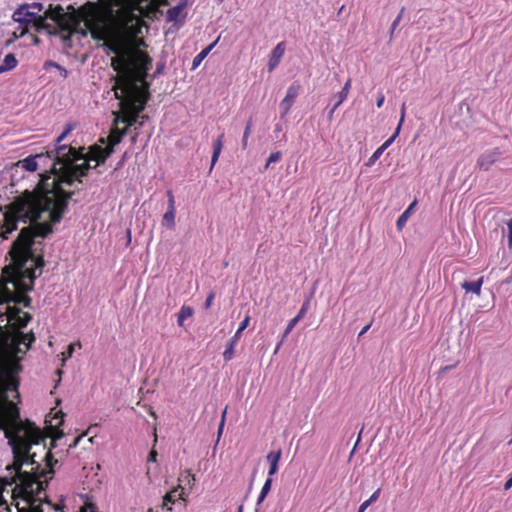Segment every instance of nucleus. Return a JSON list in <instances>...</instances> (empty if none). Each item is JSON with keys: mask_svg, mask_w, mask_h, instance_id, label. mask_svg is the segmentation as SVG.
<instances>
[{"mask_svg": "<svg viewBox=\"0 0 512 512\" xmlns=\"http://www.w3.org/2000/svg\"><path fill=\"white\" fill-rule=\"evenodd\" d=\"M141 83L142 89V99H138L139 102H135V105H129L127 93H125L122 89L116 88L113 89L114 95L116 99H119V106L121 109V116L117 115L115 118V124L124 123L126 124L127 130L135 126V129H139L144 125V122L148 120L147 115H140L150 98L149 94V83L145 80Z\"/></svg>", "mask_w": 512, "mask_h": 512, "instance_id": "0eeeda50", "label": "nucleus"}, {"mask_svg": "<svg viewBox=\"0 0 512 512\" xmlns=\"http://www.w3.org/2000/svg\"><path fill=\"white\" fill-rule=\"evenodd\" d=\"M88 6L91 7V11L89 13V19L85 21V26L91 32L92 38L95 40H103L104 33L100 30L97 20V5L96 3L88 2Z\"/></svg>", "mask_w": 512, "mask_h": 512, "instance_id": "9b49d317", "label": "nucleus"}, {"mask_svg": "<svg viewBox=\"0 0 512 512\" xmlns=\"http://www.w3.org/2000/svg\"><path fill=\"white\" fill-rule=\"evenodd\" d=\"M26 31H27V30H23V31L20 33L19 37H22V36L26 33Z\"/></svg>", "mask_w": 512, "mask_h": 512, "instance_id": "e2e57ef3", "label": "nucleus"}, {"mask_svg": "<svg viewBox=\"0 0 512 512\" xmlns=\"http://www.w3.org/2000/svg\"><path fill=\"white\" fill-rule=\"evenodd\" d=\"M299 321H300V320H298L296 317L292 318V319L289 321V323H288V325H287L286 329L284 330L283 337H282L283 339H284V338H286V337L290 334V332L293 330V328L296 326V324H297Z\"/></svg>", "mask_w": 512, "mask_h": 512, "instance_id": "72a5a7b5", "label": "nucleus"}, {"mask_svg": "<svg viewBox=\"0 0 512 512\" xmlns=\"http://www.w3.org/2000/svg\"><path fill=\"white\" fill-rule=\"evenodd\" d=\"M282 157V153L280 151L272 152L266 162L265 168H268L271 163L278 162Z\"/></svg>", "mask_w": 512, "mask_h": 512, "instance_id": "2f4dec72", "label": "nucleus"}, {"mask_svg": "<svg viewBox=\"0 0 512 512\" xmlns=\"http://www.w3.org/2000/svg\"><path fill=\"white\" fill-rule=\"evenodd\" d=\"M507 226H508V230H509V232H511V231H512V219H510V220L508 221Z\"/></svg>", "mask_w": 512, "mask_h": 512, "instance_id": "bf43d9fd", "label": "nucleus"}, {"mask_svg": "<svg viewBox=\"0 0 512 512\" xmlns=\"http://www.w3.org/2000/svg\"><path fill=\"white\" fill-rule=\"evenodd\" d=\"M281 454H282V452L280 449L277 451H271L270 453H268L267 461L270 464L269 471H268L269 477L273 476L278 471V463L281 458Z\"/></svg>", "mask_w": 512, "mask_h": 512, "instance_id": "a211bd4d", "label": "nucleus"}, {"mask_svg": "<svg viewBox=\"0 0 512 512\" xmlns=\"http://www.w3.org/2000/svg\"><path fill=\"white\" fill-rule=\"evenodd\" d=\"M272 482H273V480L271 477H268L266 479V481L261 489V492H260V493H262V495H267L269 493V491L271 490Z\"/></svg>", "mask_w": 512, "mask_h": 512, "instance_id": "c9c22d12", "label": "nucleus"}, {"mask_svg": "<svg viewBox=\"0 0 512 512\" xmlns=\"http://www.w3.org/2000/svg\"><path fill=\"white\" fill-rule=\"evenodd\" d=\"M351 88V79H348L346 83L344 84L342 90L336 95L337 101L334 104V109H337L342 102L347 98L349 91Z\"/></svg>", "mask_w": 512, "mask_h": 512, "instance_id": "393cba45", "label": "nucleus"}, {"mask_svg": "<svg viewBox=\"0 0 512 512\" xmlns=\"http://www.w3.org/2000/svg\"><path fill=\"white\" fill-rule=\"evenodd\" d=\"M75 344H70L67 347V351L62 353L63 361H66L67 359L71 358L74 352Z\"/></svg>", "mask_w": 512, "mask_h": 512, "instance_id": "4c0bfd02", "label": "nucleus"}, {"mask_svg": "<svg viewBox=\"0 0 512 512\" xmlns=\"http://www.w3.org/2000/svg\"><path fill=\"white\" fill-rule=\"evenodd\" d=\"M83 437V435H80L78 437H76L74 440H73V443L70 444L69 448H73V447H76L78 445V443L80 442L81 438Z\"/></svg>", "mask_w": 512, "mask_h": 512, "instance_id": "09e8293b", "label": "nucleus"}, {"mask_svg": "<svg viewBox=\"0 0 512 512\" xmlns=\"http://www.w3.org/2000/svg\"><path fill=\"white\" fill-rule=\"evenodd\" d=\"M117 125L118 124L114 123V127L112 128L111 133L108 136V143L113 148L114 146L118 145L128 133L127 127L119 129Z\"/></svg>", "mask_w": 512, "mask_h": 512, "instance_id": "f3484780", "label": "nucleus"}, {"mask_svg": "<svg viewBox=\"0 0 512 512\" xmlns=\"http://www.w3.org/2000/svg\"><path fill=\"white\" fill-rule=\"evenodd\" d=\"M82 35H83V36H86V35H87V32H86V31H83V32H82Z\"/></svg>", "mask_w": 512, "mask_h": 512, "instance_id": "774afa93", "label": "nucleus"}, {"mask_svg": "<svg viewBox=\"0 0 512 512\" xmlns=\"http://www.w3.org/2000/svg\"><path fill=\"white\" fill-rule=\"evenodd\" d=\"M194 313V310L193 308H191L190 306H182L180 311L178 312V315H177V323L180 327H182L184 325V321L187 319V318H190L192 317Z\"/></svg>", "mask_w": 512, "mask_h": 512, "instance_id": "b1692460", "label": "nucleus"}, {"mask_svg": "<svg viewBox=\"0 0 512 512\" xmlns=\"http://www.w3.org/2000/svg\"><path fill=\"white\" fill-rule=\"evenodd\" d=\"M512 487V476L505 482L504 489L508 490Z\"/></svg>", "mask_w": 512, "mask_h": 512, "instance_id": "8fccbe9b", "label": "nucleus"}, {"mask_svg": "<svg viewBox=\"0 0 512 512\" xmlns=\"http://www.w3.org/2000/svg\"><path fill=\"white\" fill-rule=\"evenodd\" d=\"M0 430L4 431L14 458L13 463L7 465L6 469L15 474L11 477L0 476V489L4 490L17 481L21 482V473H32V467L40 464L35 460L36 453L31 454L30 449L32 445L40 443L46 449L45 441L48 436L35 423L28 419L23 421L16 404L5 398H0ZM18 486L21 487V484Z\"/></svg>", "mask_w": 512, "mask_h": 512, "instance_id": "20e7f679", "label": "nucleus"}, {"mask_svg": "<svg viewBox=\"0 0 512 512\" xmlns=\"http://www.w3.org/2000/svg\"><path fill=\"white\" fill-rule=\"evenodd\" d=\"M52 65H54V66H56L57 68L61 69L60 65H58V64H54V63H53Z\"/></svg>", "mask_w": 512, "mask_h": 512, "instance_id": "69168bd1", "label": "nucleus"}, {"mask_svg": "<svg viewBox=\"0 0 512 512\" xmlns=\"http://www.w3.org/2000/svg\"><path fill=\"white\" fill-rule=\"evenodd\" d=\"M217 43V40L215 42H213L212 44H210L208 47H206L205 49H209V52L213 49V47L216 45Z\"/></svg>", "mask_w": 512, "mask_h": 512, "instance_id": "13d9d810", "label": "nucleus"}, {"mask_svg": "<svg viewBox=\"0 0 512 512\" xmlns=\"http://www.w3.org/2000/svg\"><path fill=\"white\" fill-rule=\"evenodd\" d=\"M370 327H371V323L366 325V326H364L362 328V330L359 332L358 337L359 338L362 337L369 330Z\"/></svg>", "mask_w": 512, "mask_h": 512, "instance_id": "de8ad7c7", "label": "nucleus"}, {"mask_svg": "<svg viewBox=\"0 0 512 512\" xmlns=\"http://www.w3.org/2000/svg\"><path fill=\"white\" fill-rule=\"evenodd\" d=\"M105 2L106 12L111 16H116L122 19H129L134 17L133 12L130 9H118L115 10V7H121L123 5L124 0H103Z\"/></svg>", "mask_w": 512, "mask_h": 512, "instance_id": "4468645a", "label": "nucleus"}, {"mask_svg": "<svg viewBox=\"0 0 512 512\" xmlns=\"http://www.w3.org/2000/svg\"><path fill=\"white\" fill-rule=\"evenodd\" d=\"M282 131V126L281 124H276L275 125V129H274V132L275 133H280Z\"/></svg>", "mask_w": 512, "mask_h": 512, "instance_id": "603ef678", "label": "nucleus"}, {"mask_svg": "<svg viewBox=\"0 0 512 512\" xmlns=\"http://www.w3.org/2000/svg\"><path fill=\"white\" fill-rule=\"evenodd\" d=\"M185 7H186V3L181 2V3L177 4L176 6L169 8L167 10V20L169 22L177 21L179 15L182 13V11L185 9Z\"/></svg>", "mask_w": 512, "mask_h": 512, "instance_id": "5701e85b", "label": "nucleus"}, {"mask_svg": "<svg viewBox=\"0 0 512 512\" xmlns=\"http://www.w3.org/2000/svg\"><path fill=\"white\" fill-rule=\"evenodd\" d=\"M64 416V413H61V418ZM63 422V420L61 419V421L59 422V424H61Z\"/></svg>", "mask_w": 512, "mask_h": 512, "instance_id": "338daca9", "label": "nucleus"}, {"mask_svg": "<svg viewBox=\"0 0 512 512\" xmlns=\"http://www.w3.org/2000/svg\"><path fill=\"white\" fill-rule=\"evenodd\" d=\"M209 54V49H203L199 54H197L192 62V69H196L201 62L207 57Z\"/></svg>", "mask_w": 512, "mask_h": 512, "instance_id": "cd10ccee", "label": "nucleus"}, {"mask_svg": "<svg viewBox=\"0 0 512 512\" xmlns=\"http://www.w3.org/2000/svg\"><path fill=\"white\" fill-rule=\"evenodd\" d=\"M114 152V148L108 145L107 147L103 148L98 145H93L89 148V151L87 153H83V158L80 160H83V163H88L90 165V161H97V165L104 163L108 157L111 156V154Z\"/></svg>", "mask_w": 512, "mask_h": 512, "instance_id": "1a4fd4ad", "label": "nucleus"}, {"mask_svg": "<svg viewBox=\"0 0 512 512\" xmlns=\"http://www.w3.org/2000/svg\"><path fill=\"white\" fill-rule=\"evenodd\" d=\"M224 143V134L218 136V138L213 142V153L211 157V168L218 161V158L221 154Z\"/></svg>", "mask_w": 512, "mask_h": 512, "instance_id": "aec40b11", "label": "nucleus"}, {"mask_svg": "<svg viewBox=\"0 0 512 512\" xmlns=\"http://www.w3.org/2000/svg\"><path fill=\"white\" fill-rule=\"evenodd\" d=\"M482 283H483V278L481 277L476 281L463 282L462 288L464 290H466V292H472L476 295H480Z\"/></svg>", "mask_w": 512, "mask_h": 512, "instance_id": "4be33fe9", "label": "nucleus"}, {"mask_svg": "<svg viewBox=\"0 0 512 512\" xmlns=\"http://www.w3.org/2000/svg\"><path fill=\"white\" fill-rule=\"evenodd\" d=\"M175 210H168L163 216V221L167 224L168 227L172 228L175 225Z\"/></svg>", "mask_w": 512, "mask_h": 512, "instance_id": "c85d7f7f", "label": "nucleus"}, {"mask_svg": "<svg viewBox=\"0 0 512 512\" xmlns=\"http://www.w3.org/2000/svg\"><path fill=\"white\" fill-rule=\"evenodd\" d=\"M76 122H68L65 124L64 130L56 138L54 148L50 150L49 155L54 157V171L56 178L52 179L50 175H46L40 188L35 192L25 193L16 204L21 211H40L52 209V221L61 222L64 215L68 211V202L75 194L74 191L67 192L63 185L72 186L75 181L82 183L90 169L96 168L97 165L91 166L88 163L78 164L77 162L83 158V150L61 144V142L76 128Z\"/></svg>", "mask_w": 512, "mask_h": 512, "instance_id": "f03ea898", "label": "nucleus"}, {"mask_svg": "<svg viewBox=\"0 0 512 512\" xmlns=\"http://www.w3.org/2000/svg\"><path fill=\"white\" fill-rule=\"evenodd\" d=\"M8 233H10V231H6L5 233H0V241L8 239V235H7Z\"/></svg>", "mask_w": 512, "mask_h": 512, "instance_id": "3c124183", "label": "nucleus"}, {"mask_svg": "<svg viewBox=\"0 0 512 512\" xmlns=\"http://www.w3.org/2000/svg\"><path fill=\"white\" fill-rule=\"evenodd\" d=\"M299 92L300 84L298 82H294L288 87L285 97L280 102L281 119H284L286 115L290 112L293 104L295 103L296 98L299 95Z\"/></svg>", "mask_w": 512, "mask_h": 512, "instance_id": "9d476101", "label": "nucleus"}, {"mask_svg": "<svg viewBox=\"0 0 512 512\" xmlns=\"http://www.w3.org/2000/svg\"><path fill=\"white\" fill-rule=\"evenodd\" d=\"M56 373H57V375L59 376V378H61V375H62V373H63V372H62V370L58 369V370L56 371Z\"/></svg>", "mask_w": 512, "mask_h": 512, "instance_id": "680f3d73", "label": "nucleus"}, {"mask_svg": "<svg viewBox=\"0 0 512 512\" xmlns=\"http://www.w3.org/2000/svg\"><path fill=\"white\" fill-rule=\"evenodd\" d=\"M505 283H506V284H510V283H512V270H511V274H510V276L505 280Z\"/></svg>", "mask_w": 512, "mask_h": 512, "instance_id": "4d7b16f0", "label": "nucleus"}, {"mask_svg": "<svg viewBox=\"0 0 512 512\" xmlns=\"http://www.w3.org/2000/svg\"><path fill=\"white\" fill-rule=\"evenodd\" d=\"M404 116H405V103L402 104V107H401V118H400V122L398 124V127H397L395 133L388 140H386L383 143V146H385L386 148H388L393 143V141L395 140V138L399 134L401 125H402V123L404 121Z\"/></svg>", "mask_w": 512, "mask_h": 512, "instance_id": "a878e982", "label": "nucleus"}, {"mask_svg": "<svg viewBox=\"0 0 512 512\" xmlns=\"http://www.w3.org/2000/svg\"><path fill=\"white\" fill-rule=\"evenodd\" d=\"M266 496L267 495H262V493H260L259 496H258V499H257L256 506H259L264 501ZM255 512H259V508L258 507H256Z\"/></svg>", "mask_w": 512, "mask_h": 512, "instance_id": "49530a36", "label": "nucleus"}, {"mask_svg": "<svg viewBox=\"0 0 512 512\" xmlns=\"http://www.w3.org/2000/svg\"><path fill=\"white\" fill-rule=\"evenodd\" d=\"M384 100H385L384 94L379 92L378 96H377V101H376V105L378 108L382 107V105L384 104Z\"/></svg>", "mask_w": 512, "mask_h": 512, "instance_id": "79ce46f5", "label": "nucleus"}, {"mask_svg": "<svg viewBox=\"0 0 512 512\" xmlns=\"http://www.w3.org/2000/svg\"><path fill=\"white\" fill-rule=\"evenodd\" d=\"M309 307H310V299H307V300H305V301L303 302V304H302V306H301V308H300V310H299L298 314H297L295 317H296L298 320H301V319L305 316V314H306V312L308 311Z\"/></svg>", "mask_w": 512, "mask_h": 512, "instance_id": "473e14b6", "label": "nucleus"}, {"mask_svg": "<svg viewBox=\"0 0 512 512\" xmlns=\"http://www.w3.org/2000/svg\"><path fill=\"white\" fill-rule=\"evenodd\" d=\"M107 54H114L111 58V67L117 73L113 78V89L119 88L127 93L129 105H135L142 99L141 83L148 76L152 68V58L130 41L114 37L103 43Z\"/></svg>", "mask_w": 512, "mask_h": 512, "instance_id": "39448f33", "label": "nucleus"}, {"mask_svg": "<svg viewBox=\"0 0 512 512\" xmlns=\"http://www.w3.org/2000/svg\"><path fill=\"white\" fill-rule=\"evenodd\" d=\"M18 64V61L13 53H8L0 65V74L14 69Z\"/></svg>", "mask_w": 512, "mask_h": 512, "instance_id": "412c9836", "label": "nucleus"}, {"mask_svg": "<svg viewBox=\"0 0 512 512\" xmlns=\"http://www.w3.org/2000/svg\"><path fill=\"white\" fill-rule=\"evenodd\" d=\"M501 156L502 152L499 148L487 150L479 156L476 165L480 170L488 171L490 167L500 159Z\"/></svg>", "mask_w": 512, "mask_h": 512, "instance_id": "f8f14e48", "label": "nucleus"}, {"mask_svg": "<svg viewBox=\"0 0 512 512\" xmlns=\"http://www.w3.org/2000/svg\"><path fill=\"white\" fill-rule=\"evenodd\" d=\"M336 111V109H334V106L330 109L329 111V114H328V117L331 119L333 117V114L334 112Z\"/></svg>", "mask_w": 512, "mask_h": 512, "instance_id": "6e6d98bb", "label": "nucleus"}, {"mask_svg": "<svg viewBox=\"0 0 512 512\" xmlns=\"http://www.w3.org/2000/svg\"><path fill=\"white\" fill-rule=\"evenodd\" d=\"M35 26H36V30L37 31H40L41 29H46L49 27L48 24H46L45 22V16L44 17H39L37 19H35Z\"/></svg>", "mask_w": 512, "mask_h": 512, "instance_id": "f704fd0d", "label": "nucleus"}, {"mask_svg": "<svg viewBox=\"0 0 512 512\" xmlns=\"http://www.w3.org/2000/svg\"><path fill=\"white\" fill-rule=\"evenodd\" d=\"M176 492L177 490L174 489L170 492H168L164 497H163V505H162V508H165L167 507V510H171L172 508L168 505L170 504H173L176 500Z\"/></svg>", "mask_w": 512, "mask_h": 512, "instance_id": "bb28decb", "label": "nucleus"}, {"mask_svg": "<svg viewBox=\"0 0 512 512\" xmlns=\"http://www.w3.org/2000/svg\"><path fill=\"white\" fill-rule=\"evenodd\" d=\"M226 412H227V408L224 409V411L222 413L221 421H220L219 426H218V431H217L218 438L223 433V429H224V425H225Z\"/></svg>", "mask_w": 512, "mask_h": 512, "instance_id": "e433bc0d", "label": "nucleus"}, {"mask_svg": "<svg viewBox=\"0 0 512 512\" xmlns=\"http://www.w3.org/2000/svg\"><path fill=\"white\" fill-rule=\"evenodd\" d=\"M50 150L46 154H37L35 156H28L18 162L22 168L29 172H34L38 169L40 163L46 164L49 160L52 162L49 170L40 174V180L36 187L30 191L25 190L19 196L15 197L11 203V208L14 211L18 220L24 223H30L28 226L21 229L17 239L12 243L8 256L10 257V264L5 266L2 270V279L5 286L1 289L0 299L3 303H13L23 305L26 308L31 307L32 299L27 293L33 290L34 281L42 274L44 267V259L42 255L36 254L35 246L42 245L41 241H36V238H46L53 233V225L60 222L52 221V209L43 211H21L16 202L27 192L37 191L44 177L50 175L52 179L56 178L54 171V157L49 155ZM39 207L38 210H41Z\"/></svg>", "mask_w": 512, "mask_h": 512, "instance_id": "f257e3e1", "label": "nucleus"}, {"mask_svg": "<svg viewBox=\"0 0 512 512\" xmlns=\"http://www.w3.org/2000/svg\"><path fill=\"white\" fill-rule=\"evenodd\" d=\"M5 304V311H0V398L8 402L9 391H15L20 397L18 387L20 380L18 374L22 372L21 360L30 349L36 337L31 331L24 333L23 328L32 320V316L22 311L18 304Z\"/></svg>", "mask_w": 512, "mask_h": 512, "instance_id": "7ed1b4c3", "label": "nucleus"}, {"mask_svg": "<svg viewBox=\"0 0 512 512\" xmlns=\"http://www.w3.org/2000/svg\"><path fill=\"white\" fill-rule=\"evenodd\" d=\"M380 493H381V489L378 488L376 491L373 492V494L369 497V499H367L370 504H373L374 502H376L380 496Z\"/></svg>", "mask_w": 512, "mask_h": 512, "instance_id": "a19ab883", "label": "nucleus"}, {"mask_svg": "<svg viewBox=\"0 0 512 512\" xmlns=\"http://www.w3.org/2000/svg\"><path fill=\"white\" fill-rule=\"evenodd\" d=\"M55 440L52 439L50 447L46 451L44 461L48 469L42 468L41 464H37L32 467V473H21V487L16 486L13 489V498L20 497L27 506H20L19 502L15 503L17 512H44L41 505H37L36 502L40 501L39 494L46 489L49 480L52 479L55 471L54 465L58 463V460L54 458L51 449L55 448Z\"/></svg>", "mask_w": 512, "mask_h": 512, "instance_id": "423d86ee", "label": "nucleus"}, {"mask_svg": "<svg viewBox=\"0 0 512 512\" xmlns=\"http://www.w3.org/2000/svg\"><path fill=\"white\" fill-rule=\"evenodd\" d=\"M238 512H243V506H240V507L238 508Z\"/></svg>", "mask_w": 512, "mask_h": 512, "instance_id": "0e129e2a", "label": "nucleus"}, {"mask_svg": "<svg viewBox=\"0 0 512 512\" xmlns=\"http://www.w3.org/2000/svg\"><path fill=\"white\" fill-rule=\"evenodd\" d=\"M44 6L40 2H34L31 4H23L19 8H17L13 15L12 19L19 23L20 25L27 26L32 23L36 19V11L43 10Z\"/></svg>", "mask_w": 512, "mask_h": 512, "instance_id": "6e6552de", "label": "nucleus"}, {"mask_svg": "<svg viewBox=\"0 0 512 512\" xmlns=\"http://www.w3.org/2000/svg\"><path fill=\"white\" fill-rule=\"evenodd\" d=\"M416 201H413L408 207L407 209L398 217L397 221H396V227L399 231H401L403 229V227L405 226V224L407 223L408 219L410 218L415 206H416Z\"/></svg>", "mask_w": 512, "mask_h": 512, "instance_id": "6ab92c4d", "label": "nucleus"}, {"mask_svg": "<svg viewBox=\"0 0 512 512\" xmlns=\"http://www.w3.org/2000/svg\"><path fill=\"white\" fill-rule=\"evenodd\" d=\"M404 12H405V7H402L400 12H399V14L397 15V17L392 22V25H391V28H390V38L393 37V34H394L396 28L398 27Z\"/></svg>", "mask_w": 512, "mask_h": 512, "instance_id": "7c9ffc66", "label": "nucleus"}, {"mask_svg": "<svg viewBox=\"0 0 512 512\" xmlns=\"http://www.w3.org/2000/svg\"><path fill=\"white\" fill-rule=\"evenodd\" d=\"M387 148L383 146V144L377 149V151H380L381 154L386 150Z\"/></svg>", "mask_w": 512, "mask_h": 512, "instance_id": "052dcab7", "label": "nucleus"}, {"mask_svg": "<svg viewBox=\"0 0 512 512\" xmlns=\"http://www.w3.org/2000/svg\"><path fill=\"white\" fill-rule=\"evenodd\" d=\"M370 505H371V504H370V502H369L368 500L364 501V502L360 505V507H359V509H358V512H364V511H365V510H366Z\"/></svg>", "mask_w": 512, "mask_h": 512, "instance_id": "a18cd8bd", "label": "nucleus"}, {"mask_svg": "<svg viewBox=\"0 0 512 512\" xmlns=\"http://www.w3.org/2000/svg\"><path fill=\"white\" fill-rule=\"evenodd\" d=\"M285 45L283 42L278 43L271 52L270 59L268 62L269 71L275 69V67L280 63L281 58L284 55Z\"/></svg>", "mask_w": 512, "mask_h": 512, "instance_id": "2eb2a0df", "label": "nucleus"}, {"mask_svg": "<svg viewBox=\"0 0 512 512\" xmlns=\"http://www.w3.org/2000/svg\"><path fill=\"white\" fill-rule=\"evenodd\" d=\"M168 198V210H175V200L174 195L171 190L167 191Z\"/></svg>", "mask_w": 512, "mask_h": 512, "instance_id": "58836bf2", "label": "nucleus"}, {"mask_svg": "<svg viewBox=\"0 0 512 512\" xmlns=\"http://www.w3.org/2000/svg\"><path fill=\"white\" fill-rule=\"evenodd\" d=\"M250 321V317L246 316L244 320L241 322L239 328L237 329L234 336L228 341L226 345V349L223 352V359L228 362L234 357L235 347L237 342L242 334V332L246 329Z\"/></svg>", "mask_w": 512, "mask_h": 512, "instance_id": "ddd939ff", "label": "nucleus"}, {"mask_svg": "<svg viewBox=\"0 0 512 512\" xmlns=\"http://www.w3.org/2000/svg\"><path fill=\"white\" fill-rule=\"evenodd\" d=\"M508 245L511 247L512 246V231L509 232V235H508Z\"/></svg>", "mask_w": 512, "mask_h": 512, "instance_id": "864d4df0", "label": "nucleus"}, {"mask_svg": "<svg viewBox=\"0 0 512 512\" xmlns=\"http://www.w3.org/2000/svg\"><path fill=\"white\" fill-rule=\"evenodd\" d=\"M214 297H215L214 293H210L207 296V298L205 300V303H204V306H205L206 309L209 308L212 305Z\"/></svg>", "mask_w": 512, "mask_h": 512, "instance_id": "37998d69", "label": "nucleus"}, {"mask_svg": "<svg viewBox=\"0 0 512 512\" xmlns=\"http://www.w3.org/2000/svg\"><path fill=\"white\" fill-rule=\"evenodd\" d=\"M251 130H252V121L249 120L245 126V130H244V133H243V137H242V147L243 149H246L247 147V143H248V138L251 134Z\"/></svg>", "mask_w": 512, "mask_h": 512, "instance_id": "c756f323", "label": "nucleus"}, {"mask_svg": "<svg viewBox=\"0 0 512 512\" xmlns=\"http://www.w3.org/2000/svg\"><path fill=\"white\" fill-rule=\"evenodd\" d=\"M157 459V452L155 450H152L148 455V462H156Z\"/></svg>", "mask_w": 512, "mask_h": 512, "instance_id": "c03bdc74", "label": "nucleus"}, {"mask_svg": "<svg viewBox=\"0 0 512 512\" xmlns=\"http://www.w3.org/2000/svg\"><path fill=\"white\" fill-rule=\"evenodd\" d=\"M65 13L61 5L53 6L52 4L45 11V18L51 19L58 24H61L65 20Z\"/></svg>", "mask_w": 512, "mask_h": 512, "instance_id": "dca6fc26", "label": "nucleus"}, {"mask_svg": "<svg viewBox=\"0 0 512 512\" xmlns=\"http://www.w3.org/2000/svg\"><path fill=\"white\" fill-rule=\"evenodd\" d=\"M381 155H382V154H381V152L376 150V151L371 155V157L368 159V161H367L366 165H367V166H372V165H373V164H374V163H375V162L380 158V156H381Z\"/></svg>", "mask_w": 512, "mask_h": 512, "instance_id": "ea45409f", "label": "nucleus"}, {"mask_svg": "<svg viewBox=\"0 0 512 512\" xmlns=\"http://www.w3.org/2000/svg\"><path fill=\"white\" fill-rule=\"evenodd\" d=\"M125 157H126V154H124V156L122 157V159L119 161V163L117 164V168L121 167L125 161Z\"/></svg>", "mask_w": 512, "mask_h": 512, "instance_id": "5fc2aeb1", "label": "nucleus"}]
</instances>
